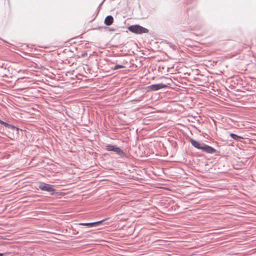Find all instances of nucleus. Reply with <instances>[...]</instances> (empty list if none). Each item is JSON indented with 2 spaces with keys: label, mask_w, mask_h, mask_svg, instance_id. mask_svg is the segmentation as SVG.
<instances>
[{
  "label": "nucleus",
  "mask_w": 256,
  "mask_h": 256,
  "mask_svg": "<svg viewBox=\"0 0 256 256\" xmlns=\"http://www.w3.org/2000/svg\"><path fill=\"white\" fill-rule=\"evenodd\" d=\"M190 142L191 144L194 148L202 150V152H206L208 154H215L216 156H218L219 152L216 149L214 148L213 147L206 144L204 142H202L199 141H198L196 140H194L192 138H190Z\"/></svg>",
  "instance_id": "f257e3e1"
},
{
  "label": "nucleus",
  "mask_w": 256,
  "mask_h": 256,
  "mask_svg": "<svg viewBox=\"0 0 256 256\" xmlns=\"http://www.w3.org/2000/svg\"><path fill=\"white\" fill-rule=\"evenodd\" d=\"M113 22H114L113 17L112 16L109 15V16H106V18H105L104 20V23L106 25L109 26H110L111 24H112L113 23Z\"/></svg>",
  "instance_id": "1a4fd4ad"
},
{
  "label": "nucleus",
  "mask_w": 256,
  "mask_h": 256,
  "mask_svg": "<svg viewBox=\"0 0 256 256\" xmlns=\"http://www.w3.org/2000/svg\"><path fill=\"white\" fill-rule=\"evenodd\" d=\"M228 134L232 138L233 140H236V141H238V142H240L241 140L242 139H243L244 138L242 136H238L235 134H234V133H232V132H227Z\"/></svg>",
  "instance_id": "6e6552de"
},
{
  "label": "nucleus",
  "mask_w": 256,
  "mask_h": 256,
  "mask_svg": "<svg viewBox=\"0 0 256 256\" xmlns=\"http://www.w3.org/2000/svg\"><path fill=\"white\" fill-rule=\"evenodd\" d=\"M83 232H88V231H86V230H84V228H82L81 230Z\"/></svg>",
  "instance_id": "2eb2a0df"
},
{
  "label": "nucleus",
  "mask_w": 256,
  "mask_h": 256,
  "mask_svg": "<svg viewBox=\"0 0 256 256\" xmlns=\"http://www.w3.org/2000/svg\"><path fill=\"white\" fill-rule=\"evenodd\" d=\"M72 234H74V235L78 234V232H79L78 231L76 230L73 228H72Z\"/></svg>",
  "instance_id": "f8f14e48"
},
{
  "label": "nucleus",
  "mask_w": 256,
  "mask_h": 256,
  "mask_svg": "<svg viewBox=\"0 0 256 256\" xmlns=\"http://www.w3.org/2000/svg\"><path fill=\"white\" fill-rule=\"evenodd\" d=\"M128 30L130 32L135 34L148 33L149 32L148 28H145L139 24L131 25L128 27Z\"/></svg>",
  "instance_id": "7ed1b4c3"
},
{
  "label": "nucleus",
  "mask_w": 256,
  "mask_h": 256,
  "mask_svg": "<svg viewBox=\"0 0 256 256\" xmlns=\"http://www.w3.org/2000/svg\"><path fill=\"white\" fill-rule=\"evenodd\" d=\"M1 124L4 126H5L6 128H7L8 129H10L12 130H16L18 133V132L20 130H21L18 128L16 127L15 126H14L13 124H10L6 122H5L3 120L1 122Z\"/></svg>",
  "instance_id": "0eeeda50"
},
{
  "label": "nucleus",
  "mask_w": 256,
  "mask_h": 256,
  "mask_svg": "<svg viewBox=\"0 0 256 256\" xmlns=\"http://www.w3.org/2000/svg\"><path fill=\"white\" fill-rule=\"evenodd\" d=\"M125 68V66H124V65H122V64H116L115 66H114L112 68L113 70H116L118 69H119V68Z\"/></svg>",
  "instance_id": "9b49d317"
},
{
  "label": "nucleus",
  "mask_w": 256,
  "mask_h": 256,
  "mask_svg": "<svg viewBox=\"0 0 256 256\" xmlns=\"http://www.w3.org/2000/svg\"><path fill=\"white\" fill-rule=\"evenodd\" d=\"M2 120L0 119V124H1V122Z\"/></svg>",
  "instance_id": "f3484780"
},
{
  "label": "nucleus",
  "mask_w": 256,
  "mask_h": 256,
  "mask_svg": "<svg viewBox=\"0 0 256 256\" xmlns=\"http://www.w3.org/2000/svg\"><path fill=\"white\" fill-rule=\"evenodd\" d=\"M105 1V0H103L102 2L99 4L98 8V12L99 10H100V6H102V4L104 3V2Z\"/></svg>",
  "instance_id": "ddd939ff"
},
{
  "label": "nucleus",
  "mask_w": 256,
  "mask_h": 256,
  "mask_svg": "<svg viewBox=\"0 0 256 256\" xmlns=\"http://www.w3.org/2000/svg\"><path fill=\"white\" fill-rule=\"evenodd\" d=\"M168 85L163 83L156 84L150 85L148 88L152 91H156L160 89L166 88Z\"/></svg>",
  "instance_id": "39448f33"
},
{
  "label": "nucleus",
  "mask_w": 256,
  "mask_h": 256,
  "mask_svg": "<svg viewBox=\"0 0 256 256\" xmlns=\"http://www.w3.org/2000/svg\"><path fill=\"white\" fill-rule=\"evenodd\" d=\"M4 254V253H0V256H3Z\"/></svg>",
  "instance_id": "dca6fc26"
},
{
  "label": "nucleus",
  "mask_w": 256,
  "mask_h": 256,
  "mask_svg": "<svg viewBox=\"0 0 256 256\" xmlns=\"http://www.w3.org/2000/svg\"><path fill=\"white\" fill-rule=\"evenodd\" d=\"M108 219H110L109 218L103 219L94 222H80V223H79L78 224L80 225V226H86L88 228L96 227V226H98L99 225H100L101 224H102L103 222L106 221V220H108Z\"/></svg>",
  "instance_id": "20e7f679"
},
{
  "label": "nucleus",
  "mask_w": 256,
  "mask_h": 256,
  "mask_svg": "<svg viewBox=\"0 0 256 256\" xmlns=\"http://www.w3.org/2000/svg\"><path fill=\"white\" fill-rule=\"evenodd\" d=\"M114 154H117L120 158H127V156L125 154V152H124V150H122L120 147L118 146H117L116 147V148L114 151Z\"/></svg>",
  "instance_id": "423d86ee"
},
{
  "label": "nucleus",
  "mask_w": 256,
  "mask_h": 256,
  "mask_svg": "<svg viewBox=\"0 0 256 256\" xmlns=\"http://www.w3.org/2000/svg\"><path fill=\"white\" fill-rule=\"evenodd\" d=\"M38 186L40 190L48 192L51 196H58L59 194V192L56 191L54 185L44 182H40Z\"/></svg>",
  "instance_id": "f03ea898"
},
{
  "label": "nucleus",
  "mask_w": 256,
  "mask_h": 256,
  "mask_svg": "<svg viewBox=\"0 0 256 256\" xmlns=\"http://www.w3.org/2000/svg\"><path fill=\"white\" fill-rule=\"evenodd\" d=\"M140 99H135V100H134L133 101H135L136 102H140Z\"/></svg>",
  "instance_id": "4468645a"
},
{
  "label": "nucleus",
  "mask_w": 256,
  "mask_h": 256,
  "mask_svg": "<svg viewBox=\"0 0 256 256\" xmlns=\"http://www.w3.org/2000/svg\"><path fill=\"white\" fill-rule=\"evenodd\" d=\"M116 146V145L107 144L104 146V149L107 151L114 152Z\"/></svg>",
  "instance_id": "9d476101"
}]
</instances>
